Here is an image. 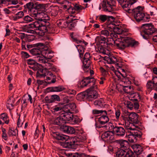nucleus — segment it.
<instances>
[{"instance_id": "e2e57ef3", "label": "nucleus", "mask_w": 157, "mask_h": 157, "mask_svg": "<svg viewBox=\"0 0 157 157\" xmlns=\"http://www.w3.org/2000/svg\"><path fill=\"white\" fill-rule=\"evenodd\" d=\"M110 36L111 37V38L114 39L117 38H119V35H117L115 33H110Z\"/></svg>"}, {"instance_id": "8fccbe9b", "label": "nucleus", "mask_w": 157, "mask_h": 157, "mask_svg": "<svg viewBox=\"0 0 157 157\" xmlns=\"http://www.w3.org/2000/svg\"><path fill=\"white\" fill-rule=\"evenodd\" d=\"M70 36L73 40V41H75L78 44L81 42L80 41L78 40L77 37L75 36V34L74 33H71Z\"/></svg>"}, {"instance_id": "9b49d317", "label": "nucleus", "mask_w": 157, "mask_h": 157, "mask_svg": "<svg viewBox=\"0 0 157 157\" xmlns=\"http://www.w3.org/2000/svg\"><path fill=\"white\" fill-rule=\"evenodd\" d=\"M101 137L104 140L109 142H111L114 138L113 132L109 131L103 133L101 135Z\"/></svg>"}, {"instance_id": "79ce46f5", "label": "nucleus", "mask_w": 157, "mask_h": 157, "mask_svg": "<svg viewBox=\"0 0 157 157\" xmlns=\"http://www.w3.org/2000/svg\"><path fill=\"white\" fill-rule=\"evenodd\" d=\"M27 8L28 9L29 12H31L32 11L34 10L33 9V4L32 2H29L26 4V5Z\"/></svg>"}, {"instance_id": "4be33fe9", "label": "nucleus", "mask_w": 157, "mask_h": 157, "mask_svg": "<svg viewBox=\"0 0 157 157\" xmlns=\"http://www.w3.org/2000/svg\"><path fill=\"white\" fill-rule=\"evenodd\" d=\"M42 56L46 59H50L54 55L53 53L49 50L44 49L42 50Z\"/></svg>"}, {"instance_id": "a878e982", "label": "nucleus", "mask_w": 157, "mask_h": 157, "mask_svg": "<svg viewBox=\"0 0 157 157\" xmlns=\"http://www.w3.org/2000/svg\"><path fill=\"white\" fill-rule=\"evenodd\" d=\"M63 129L64 132L67 133L72 134L75 132V130L73 128L68 126H63Z\"/></svg>"}, {"instance_id": "1a4fd4ad", "label": "nucleus", "mask_w": 157, "mask_h": 157, "mask_svg": "<svg viewBox=\"0 0 157 157\" xmlns=\"http://www.w3.org/2000/svg\"><path fill=\"white\" fill-rule=\"evenodd\" d=\"M95 80L92 77H88L86 78L83 79L81 82V86L83 87L89 85V83H90V86H93L96 84Z\"/></svg>"}, {"instance_id": "cd10ccee", "label": "nucleus", "mask_w": 157, "mask_h": 157, "mask_svg": "<svg viewBox=\"0 0 157 157\" xmlns=\"http://www.w3.org/2000/svg\"><path fill=\"white\" fill-rule=\"evenodd\" d=\"M129 96L130 98H132L130 99V100H135L136 101H137L138 99H139L140 98V97L139 95L136 93H131L129 94Z\"/></svg>"}, {"instance_id": "49530a36", "label": "nucleus", "mask_w": 157, "mask_h": 157, "mask_svg": "<svg viewBox=\"0 0 157 157\" xmlns=\"http://www.w3.org/2000/svg\"><path fill=\"white\" fill-rule=\"evenodd\" d=\"M60 101L59 97L56 95H53L51 96V101L50 102H52L56 101Z\"/></svg>"}, {"instance_id": "f704fd0d", "label": "nucleus", "mask_w": 157, "mask_h": 157, "mask_svg": "<svg viewBox=\"0 0 157 157\" xmlns=\"http://www.w3.org/2000/svg\"><path fill=\"white\" fill-rule=\"evenodd\" d=\"M94 105L96 106L102 107L104 105V101L102 98L96 100L94 102Z\"/></svg>"}, {"instance_id": "f8f14e48", "label": "nucleus", "mask_w": 157, "mask_h": 157, "mask_svg": "<svg viewBox=\"0 0 157 157\" xmlns=\"http://www.w3.org/2000/svg\"><path fill=\"white\" fill-rule=\"evenodd\" d=\"M73 141L75 142V145L78 144V143L85 142L87 139L86 135L84 133H81V135L72 138Z\"/></svg>"}, {"instance_id": "c756f323", "label": "nucleus", "mask_w": 157, "mask_h": 157, "mask_svg": "<svg viewBox=\"0 0 157 157\" xmlns=\"http://www.w3.org/2000/svg\"><path fill=\"white\" fill-rule=\"evenodd\" d=\"M67 107L68 109V110L69 111L73 112L74 111H76V106L74 103H70L67 105Z\"/></svg>"}, {"instance_id": "c9c22d12", "label": "nucleus", "mask_w": 157, "mask_h": 157, "mask_svg": "<svg viewBox=\"0 0 157 157\" xmlns=\"http://www.w3.org/2000/svg\"><path fill=\"white\" fill-rule=\"evenodd\" d=\"M122 87V89L123 90L124 92L127 94H130L133 90L132 88L130 86H123Z\"/></svg>"}, {"instance_id": "774afa93", "label": "nucleus", "mask_w": 157, "mask_h": 157, "mask_svg": "<svg viewBox=\"0 0 157 157\" xmlns=\"http://www.w3.org/2000/svg\"><path fill=\"white\" fill-rule=\"evenodd\" d=\"M66 24L67 25H65V26H67L69 27L70 26H71L72 27H74L76 25L75 23L72 22L68 23L66 22Z\"/></svg>"}, {"instance_id": "6e6552de", "label": "nucleus", "mask_w": 157, "mask_h": 157, "mask_svg": "<svg viewBox=\"0 0 157 157\" xmlns=\"http://www.w3.org/2000/svg\"><path fill=\"white\" fill-rule=\"evenodd\" d=\"M138 115L136 113H128L127 114L124 116L123 117L124 120H128L133 122L136 125L139 123Z\"/></svg>"}, {"instance_id": "a211bd4d", "label": "nucleus", "mask_w": 157, "mask_h": 157, "mask_svg": "<svg viewBox=\"0 0 157 157\" xmlns=\"http://www.w3.org/2000/svg\"><path fill=\"white\" fill-rule=\"evenodd\" d=\"M117 142L119 144L121 149L127 151L129 148V143L128 141L122 140H117Z\"/></svg>"}, {"instance_id": "4c0bfd02", "label": "nucleus", "mask_w": 157, "mask_h": 157, "mask_svg": "<svg viewBox=\"0 0 157 157\" xmlns=\"http://www.w3.org/2000/svg\"><path fill=\"white\" fill-rule=\"evenodd\" d=\"M113 44H115V40L114 39L111 38L110 37L108 38L107 39L106 45L109 46V47H112Z\"/></svg>"}, {"instance_id": "de8ad7c7", "label": "nucleus", "mask_w": 157, "mask_h": 157, "mask_svg": "<svg viewBox=\"0 0 157 157\" xmlns=\"http://www.w3.org/2000/svg\"><path fill=\"white\" fill-rule=\"evenodd\" d=\"M23 20L26 23H29L34 21L33 19L29 15H27L25 16L23 18Z\"/></svg>"}, {"instance_id": "f257e3e1", "label": "nucleus", "mask_w": 157, "mask_h": 157, "mask_svg": "<svg viewBox=\"0 0 157 157\" xmlns=\"http://www.w3.org/2000/svg\"><path fill=\"white\" fill-rule=\"evenodd\" d=\"M35 18L38 20L34 22L33 24H30L29 26L32 28H34L36 30H39L43 33L47 32L48 26L49 23L47 21L49 20L50 18L48 15L44 13H37L34 14Z\"/></svg>"}, {"instance_id": "680f3d73", "label": "nucleus", "mask_w": 157, "mask_h": 157, "mask_svg": "<svg viewBox=\"0 0 157 157\" xmlns=\"http://www.w3.org/2000/svg\"><path fill=\"white\" fill-rule=\"evenodd\" d=\"M115 90L113 89V88H109L107 91V93L110 95H113L114 93Z\"/></svg>"}, {"instance_id": "0e129e2a", "label": "nucleus", "mask_w": 157, "mask_h": 157, "mask_svg": "<svg viewBox=\"0 0 157 157\" xmlns=\"http://www.w3.org/2000/svg\"><path fill=\"white\" fill-rule=\"evenodd\" d=\"M120 112L119 110H117L115 112L116 118L117 120H118L120 116Z\"/></svg>"}, {"instance_id": "338daca9", "label": "nucleus", "mask_w": 157, "mask_h": 157, "mask_svg": "<svg viewBox=\"0 0 157 157\" xmlns=\"http://www.w3.org/2000/svg\"><path fill=\"white\" fill-rule=\"evenodd\" d=\"M152 80L154 84H155V86H157V77H154L153 76V78Z\"/></svg>"}, {"instance_id": "0eeeda50", "label": "nucleus", "mask_w": 157, "mask_h": 157, "mask_svg": "<svg viewBox=\"0 0 157 157\" xmlns=\"http://www.w3.org/2000/svg\"><path fill=\"white\" fill-rule=\"evenodd\" d=\"M142 30L143 33L148 36L152 34L155 31L153 25L151 24H143Z\"/></svg>"}, {"instance_id": "9d476101", "label": "nucleus", "mask_w": 157, "mask_h": 157, "mask_svg": "<svg viewBox=\"0 0 157 157\" xmlns=\"http://www.w3.org/2000/svg\"><path fill=\"white\" fill-rule=\"evenodd\" d=\"M128 30L126 28L125 26H119L115 28L114 32L118 35H121L122 36H125Z\"/></svg>"}, {"instance_id": "b1692460", "label": "nucleus", "mask_w": 157, "mask_h": 157, "mask_svg": "<svg viewBox=\"0 0 157 157\" xmlns=\"http://www.w3.org/2000/svg\"><path fill=\"white\" fill-rule=\"evenodd\" d=\"M131 5L129 2L128 1L125 2L122 5V6L123 9L127 12L129 13H132L133 10L130 9Z\"/></svg>"}, {"instance_id": "ea45409f", "label": "nucleus", "mask_w": 157, "mask_h": 157, "mask_svg": "<svg viewBox=\"0 0 157 157\" xmlns=\"http://www.w3.org/2000/svg\"><path fill=\"white\" fill-rule=\"evenodd\" d=\"M76 48L79 53L80 57H81L84 52V48L83 47L80 45H77Z\"/></svg>"}, {"instance_id": "a18cd8bd", "label": "nucleus", "mask_w": 157, "mask_h": 157, "mask_svg": "<svg viewBox=\"0 0 157 157\" xmlns=\"http://www.w3.org/2000/svg\"><path fill=\"white\" fill-rule=\"evenodd\" d=\"M37 75L41 77H44L46 76L45 73L44 72V70L42 69V67L40 68L37 71Z\"/></svg>"}, {"instance_id": "58836bf2", "label": "nucleus", "mask_w": 157, "mask_h": 157, "mask_svg": "<svg viewBox=\"0 0 157 157\" xmlns=\"http://www.w3.org/2000/svg\"><path fill=\"white\" fill-rule=\"evenodd\" d=\"M29 67L34 71H38L40 68L42 67V65L36 62L33 66H30Z\"/></svg>"}, {"instance_id": "6e6d98bb", "label": "nucleus", "mask_w": 157, "mask_h": 157, "mask_svg": "<svg viewBox=\"0 0 157 157\" xmlns=\"http://www.w3.org/2000/svg\"><path fill=\"white\" fill-rule=\"evenodd\" d=\"M63 90V87L61 86L55 87L53 88V90L55 92H60Z\"/></svg>"}, {"instance_id": "dca6fc26", "label": "nucleus", "mask_w": 157, "mask_h": 157, "mask_svg": "<svg viewBox=\"0 0 157 157\" xmlns=\"http://www.w3.org/2000/svg\"><path fill=\"white\" fill-rule=\"evenodd\" d=\"M95 40L97 45H106V39L103 36H97Z\"/></svg>"}, {"instance_id": "7ed1b4c3", "label": "nucleus", "mask_w": 157, "mask_h": 157, "mask_svg": "<svg viewBox=\"0 0 157 157\" xmlns=\"http://www.w3.org/2000/svg\"><path fill=\"white\" fill-rule=\"evenodd\" d=\"M119 38L115 40V45L120 49H124L126 47L135 45L134 43L128 37L119 35Z\"/></svg>"}, {"instance_id": "e433bc0d", "label": "nucleus", "mask_w": 157, "mask_h": 157, "mask_svg": "<svg viewBox=\"0 0 157 157\" xmlns=\"http://www.w3.org/2000/svg\"><path fill=\"white\" fill-rule=\"evenodd\" d=\"M155 86L153 82L151 81H149L147 84V90L149 91H151Z\"/></svg>"}, {"instance_id": "ddd939ff", "label": "nucleus", "mask_w": 157, "mask_h": 157, "mask_svg": "<svg viewBox=\"0 0 157 157\" xmlns=\"http://www.w3.org/2000/svg\"><path fill=\"white\" fill-rule=\"evenodd\" d=\"M73 139L72 138H70L65 142L62 143L61 144L62 146L65 148H71L74 147V145L75 147V144L74 142L73 141Z\"/></svg>"}, {"instance_id": "7c9ffc66", "label": "nucleus", "mask_w": 157, "mask_h": 157, "mask_svg": "<svg viewBox=\"0 0 157 157\" xmlns=\"http://www.w3.org/2000/svg\"><path fill=\"white\" fill-rule=\"evenodd\" d=\"M0 118L2 119L4 123L6 124H8L9 121L8 119V117L6 113H2L1 114Z\"/></svg>"}, {"instance_id": "5701e85b", "label": "nucleus", "mask_w": 157, "mask_h": 157, "mask_svg": "<svg viewBox=\"0 0 157 157\" xmlns=\"http://www.w3.org/2000/svg\"><path fill=\"white\" fill-rule=\"evenodd\" d=\"M98 122L101 125H103L107 123L109 121L108 117L106 115H102L98 118Z\"/></svg>"}, {"instance_id": "412c9836", "label": "nucleus", "mask_w": 157, "mask_h": 157, "mask_svg": "<svg viewBox=\"0 0 157 157\" xmlns=\"http://www.w3.org/2000/svg\"><path fill=\"white\" fill-rule=\"evenodd\" d=\"M107 61L109 63H116V65L117 68H121V65L119 64L118 63H117L118 62L117 59L114 56H112L111 57H108L107 58Z\"/></svg>"}, {"instance_id": "37998d69", "label": "nucleus", "mask_w": 157, "mask_h": 157, "mask_svg": "<svg viewBox=\"0 0 157 157\" xmlns=\"http://www.w3.org/2000/svg\"><path fill=\"white\" fill-rule=\"evenodd\" d=\"M114 74L116 75L119 78H121V77L125 78V76L124 74L122 73H121V71H119L118 69V71H114Z\"/></svg>"}, {"instance_id": "473e14b6", "label": "nucleus", "mask_w": 157, "mask_h": 157, "mask_svg": "<svg viewBox=\"0 0 157 157\" xmlns=\"http://www.w3.org/2000/svg\"><path fill=\"white\" fill-rule=\"evenodd\" d=\"M24 15V13L22 11H20L17 13L13 17V19L14 21H16L18 19L21 18Z\"/></svg>"}, {"instance_id": "13d9d810", "label": "nucleus", "mask_w": 157, "mask_h": 157, "mask_svg": "<svg viewBox=\"0 0 157 157\" xmlns=\"http://www.w3.org/2000/svg\"><path fill=\"white\" fill-rule=\"evenodd\" d=\"M107 16L105 15H101L99 17L100 20L103 22L105 21L107 19Z\"/></svg>"}, {"instance_id": "052dcab7", "label": "nucleus", "mask_w": 157, "mask_h": 157, "mask_svg": "<svg viewBox=\"0 0 157 157\" xmlns=\"http://www.w3.org/2000/svg\"><path fill=\"white\" fill-rule=\"evenodd\" d=\"M127 107L130 110H132L133 109L134 106L133 103L130 102H128L127 105Z\"/></svg>"}, {"instance_id": "864d4df0", "label": "nucleus", "mask_w": 157, "mask_h": 157, "mask_svg": "<svg viewBox=\"0 0 157 157\" xmlns=\"http://www.w3.org/2000/svg\"><path fill=\"white\" fill-rule=\"evenodd\" d=\"M135 152H137L141 149V146L138 144H135L132 146Z\"/></svg>"}, {"instance_id": "393cba45", "label": "nucleus", "mask_w": 157, "mask_h": 157, "mask_svg": "<svg viewBox=\"0 0 157 157\" xmlns=\"http://www.w3.org/2000/svg\"><path fill=\"white\" fill-rule=\"evenodd\" d=\"M74 9H73L72 7H69L67 10L68 11L69 13H73L75 12V10H82L84 9L83 6L78 4H76L74 6Z\"/></svg>"}, {"instance_id": "3c124183", "label": "nucleus", "mask_w": 157, "mask_h": 157, "mask_svg": "<svg viewBox=\"0 0 157 157\" xmlns=\"http://www.w3.org/2000/svg\"><path fill=\"white\" fill-rule=\"evenodd\" d=\"M93 113L94 114H98L104 113L105 114H107V112L106 111H103L102 110H94L93 111Z\"/></svg>"}, {"instance_id": "2eb2a0df", "label": "nucleus", "mask_w": 157, "mask_h": 157, "mask_svg": "<svg viewBox=\"0 0 157 157\" xmlns=\"http://www.w3.org/2000/svg\"><path fill=\"white\" fill-rule=\"evenodd\" d=\"M90 53L86 52L84 56L83 63L84 67L85 68L89 67L90 66Z\"/></svg>"}, {"instance_id": "5fc2aeb1", "label": "nucleus", "mask_w": 157, "mask_h": 157, "mask_svg": "<svg viewBox=\"0 0 157 157\" xmlns=\"http://www.w3.org/2000/svg\"><path fill=\"white\" fill-rule=\"evenodd\" d=\"M2 137L3 139L5 140H6L7 139V136L6 133V130L5 129L3 128L2 129Z\"/></svg>"}, {"instance_id": "bb28decb", "label": "nucleus", "mask_w": 157, "mask_h": 157, "mask_svg": "<svg viewBox=\"0 0 157 157\" xmlns=\"http://www.w3.org/2000/svg\"><path fill=\"white\" fill-rule=\"evenodd\" d=\"M104 45H98V51L101 54L104 55H109L110 54V53L108 51L105 49L104 47H103ZM105 46L106 45H105Z\"/></svg>"}, {"instance_id": "c85d7f7f", "label": "nucleus", "mask_w": 157, "mask_h": 157, "mask_svg": "<svg viewBox=\"0 0 157 157\" xmlns=\"http://www.w3.org/2000/svg\"><path fill=\"white\" fill-rule=\"evenodd\" d=\"M43 50H40V48L38 47L37 48H33L32 50V52L33 54L34 55L37 56L41 55L42 56V52Z\"/></svg>"}, {"instance_id": "f03ea898", "label": "nucleus", "mask_w": 157, "mask_h": 157, "mask_svg": "<svg viewBox=\"0 0 157 157\" xmlns=\"http://www.w3.org/2000/svg\"><path fill=\"white\" fill-rule=\"evenodd\" d=\"M125 121L124 126L127 129L130 130V134L128 136V140L132 142L136 140L138 138H140L141 136L142 133L140 126L136 125L133 122L131 123L130 121L124 120Z\"/></svg>"}, {"instance_id": "aec40b11", "label": "nucleus", "mask_w": 157, "mask_h": 157, "mask_svg": "<svg viewBox=\"0 0 157 157\" xmlns=\"http://www.w3.org/2000/svg\"><path fill=\"white\" fill-rule=\"evenodd\" d=\"M73 112L67 111V112L64 113L63 115L64 119L66 120L67 122V121H71L73 120Z\"/></svg>"}, {"instance_id": "69168bd1", "label": "nucleus", "mask_w": 157, "mask_h": 157, "mask_svg": "<svg viewBox=\"0 0 157 157\" xmlns=\"http://www.w3.org/2000/svg\"><path fill=\"white\" fill-rule=\"evenodd\" d=\"M28 101L26 99H23V102L22 104V107L25 108L26 107L27 105Z\"/></svg>"}, {"instance_id": "4468645a", "label": "nucleus", "mask_w": 157, "mask_h": 157, "mask_svg": "<svg viewBox=\"0 0 157 157\" xmlns=\"http://www.w3.org/2000/svg\"><path fill=\"white\" fill-rule=\"evenodd\" d=\"M53 124L58 125L64 126V124L67 123L66 120L61 117L53 118L52 120Z\"/></svg>"}, {"instance_id": "4d7b16f0", "label": "nucleus", "mask_w": 157, "mask_h": 157, "mask_svg": "<svg viewBox=\"0 0 157 157\" xmlns=\"http://www.w3.org/2000/svg\"><path fill=\"white\" fill-rule=\"evenodd\" d=\"M45 66L46 68L47 69H52L53 70V64L51 63H45Z\"/></svg>"}, {"instance_id": "f3484780", "label": "nucleus", "mask_w": 157, "mask_h": 157, "mask_svg": "<svg viewBox=\"0 0 157 157\" xmlns=\"http://www.w3.org/2000/svg\"><path fill=\"white\" fill-rule=\"evenodd\" d=\"M53 137L58 140L65 141L67 140L70 138L69 136L61 134H59L58 132L53 133Z\"/></svg>"}, {"instance_id": "603ef678", "label": "nucleus", "mask_w": 157, "mask_h": 157, "mask_svg": "<svg viewBox=\"0 0 157 157\" xmlns=\"http://www.w3.org/2000/svg\"><path fill=\"white\" fill-rule=\"evenodd\" d=\"M62 109V107L59 105H56L52 108V109L54 112H57L61 110Z\"/></svg>"}, {"instance_id": "09e8293b", "label": "nucleus", "mask_w": 157, "mask_h": 157, "mask_svg": "<svg viewBox=\"0 0 157 157\" xmlns=\"http://www.w3.org/2000/svg\"><path fill=\"white\" fill-rule=\"evenodd\" d=\"M44 56L41 57L40 56H37L36 58V60L39 63H45L46 60Z\"/></svg>"}, {"instance_id": "20e7f679", "label": "nucleus", "mask_w": 157, "mask_h": 157, "mask_svg": "<svg viewBox=\"0 0 157 157\" xmlns=\"http://www.w3.org/2000/svg\"><path fill=\"white\" fill-rule=\"evenodd\" d=\"M116 2L115 0H103L100 4L99 9L102 10L106 12L113 13L116 10Z\"/></svg>"}, {"instance_id": "2f4dec72", "label": "nucleus", "mask_w": 157, "mask_h": 157, "mask_svg": "<svg viewBox=\"0 0 157 157\" xmlns=\"http://www.w3.org/2000/svg\"><path fill=\"white\" fill-rule=\"evenodd\" d=\"M8 134L10 136H16L18 134V130L16 129H10L9 130Z\"/></svg>"}, {"instance_id": "423d86ee", "label": "nucleus", "mask_w": 157, "mask_h": 157, "mask_svg": "<svg viewBox=\"0 0 157 157\" xmlns=\"http://www.w3.org/2000/svg\"><path fill=\"white\" fill-rule=\"evenodd\" d=\"M97 89V85L95 84L93 86H91V87L88 89L86 93H83L78 94L77 96V98L81 97L83 98V95H86L91 98H94L96 97L97 95L96 91L94 89Z\"/></svg>"}, {"instance_id": "a19ab883", "label": "nucleus", "mask_w": 157, "mask_h": 157, "mask_svg": "<svg viewBox=\"0 0 157 157\" xmlns=\"http://www.w3.org/2000/svg\"><path fill=\"white\" fill-rule=\"evenodd\" d=\"M14 103V101L13 97H10L9 99L7 101V104L8 105V106L9 107L13 106Z\"/></svg>"}, {"instance_id": "c03bdc74", "label": "nucleus", "mask_w": 157, "mask_h": 157, "mask_svg": "<svg viewBox=\"0 0 157 157\" xmlns=\"http://www.w3.org/2000/svg\"><path fill=\"white\" fill-rule=\"evenodd\" d=\"M100 33L101 35L106 36H109L110 34L109 30L105 29L101 30L100 32Z\"/></svg>"}, {"instance_id": "39448f33", "label": "nucleus", "mask_w": 157, "mask_h": 157, "mask_svg": "<svg viewBox=\"0 0 157 157\" xmlns=\"http://www.w3.org/2000/svg\"><path fill=\"white\" fill-rule=\"evenodd\" d=\"M143 8L140 6H138L133 9L132 13L134 16V17L137 21H142L143 17L144 16V14L143 12Z\"/></svg>"}, {"instance_id": "bf43d9fd", "label": "nucleus", "mask_w": 157, "mask_h": 157, "mask_svg": "<svg viewBox=\"0 0 157 157\" xmlns=\"http://www.w3.org/2000/svg\"><path fill=\"white\" fill-rule=\"evenodd\" d=\"M36 62L35 61L32 59H30L27 60V63L28 64L30 65V66H33Z\"/></svg>"}, {"instance_id": "6ab92c4d", "label": "nucleus", "mask_w": 157, "mask_h": 157, "mask_svg": "<svg viewBox=\"0 0 157 157\" xmlns=\"http://www.w3.org/2000/svg\"><path fill=\"white\" fill-rule=\"evenodd\" d=\"M113 131L116 135L118 136H123L125 134V130L122 127H115L113 128Z\"/></svg>"}, {"instance_id": "72a5a7b5", "label": "nucleus", "mask_w": 157, "mask_h": 157, "mask_svg": "<svg viewBox=\"0 0 157 157\" xmlns=\"http://www.w3.org/2000/svg\"><path fill=\"white\" fill-rule=\"evenodd\" d=\"M126 150L121 149L116 152V155L117 157H123L124 156L126 153L127 152Z\"/></svg>"}]
</instances>
